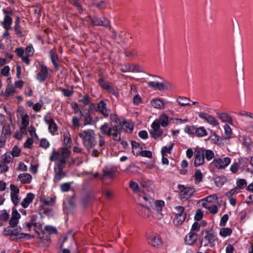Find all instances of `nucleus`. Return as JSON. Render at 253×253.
Returning <instances> with one entry per match:
<instances>
[{
	"instance_id": "nucleus-19",
	"label": "nucleus",
	"mask_w": 253,
	"mask_h": 253,
	"mask_svg": "<svg viewBox=\"0 0 253 253\" xmlns=\"http://www.w3.org/2000/svg\"><path fill=\"white\" fill-rule=\"evenodd\" d=\"M171 85L168 81L159 77V91H166L170 89Z\"/></svg>"
},
{
	"instance_id": "nucleus-46",
	"label": "nucleus",
	"mask_w": 253,
	"mask_h": 253,
	"mask_svg": "<svg viewBox=\"0 0 253 253\" xmlns=\"http://www.w3.org/2000/svg\"><path fill=\"white\" fill-rule=\"evenodd\" d=\"M247 185V181L244 179H238L236 181V187L239 190L244 189Z\"/></svg>"
},
{
	"instance_id": "nucleus-53",
	"label": "nucleus",
	"mask_w": 253,
	"mask_h": 253,
	"mask_svg": "<svg viewBox=\"0 0 253 253\" xmlns=\"http://www.w3.org/2000/svg\"><path fill=\"white\" fill-rule=\"evenodd\" d=\"M72 182H69V183H64L61 185L60 186V189L62 192H67L68 191L71 186Z\"/></svg>"
},
{
	"instance_id": "nucleus-14",
	"label": "nucleus",
	"mask_w": 253,
	"mask_h": 253,
	"mask_svg": "<svg viewBox=\"0 0 253 253\" xmlns=\"http://www.w3.org/2000/svg\"><path fill=\"white\" fill-rule=\"evenodd\" d=\"M44 120L46 124L48 126V129L49 131L54 134L57 130V127L54 120L49 116H45Z\"/></svg>"
},
{
	"instance_id": "nucleus-18",
	"label": "nucleus",
	"mask_w": 253,
	"mask_h": 253,
	"mask_svg": "<svg viewBox=\"0 0 253 253\" xmlns=\"http://www.w3.org/2000/svg\"><path fill=\"white\" fill-rule=\"evenodd\" d=\"M197 239V234L190 232L185 237V242L187 245H193L196 242Z\"/></svg>"
},
{
	"instance_id": "nucleus-27",
	"label": "nucleus",
	"mask_w": 253,
	"mask_h": 253,
	"mask_svg": "<svg viewBox=\"0 0 253 253\" xmlns=\"http://www.w3.org/2000/svg\"><path fill=\"white\" fill-rule=\"evenodd\" d=\"M16 92V90L12 84H8L4 92L1 93V95H4L6 98L13 96Z\"/></svg>"
},
{
	"instance_id": "nucleus-13",
	"label": "nucleus",
	"mask_w": 253,
	"mask_h": 253,
	"mask_svg": "<svg viewBox=\"0 0 253 253\" xmlns=\"http://www.w3.org/2000/svg\"><path fill=\"white\" fill-rule=\"evenodd\" d=\"M205 162L204 153L203 149H197L194 155V166L198 167L202 165Z\"/></svg>"
},
{
	"instance_id": "nucleus-59",
	"label": "nucleus",
	"mask_w": 253,
	"mask_h": 253,
	"mask_svg": "<svg viewBox=\"0 0 253 253\" xmlns=\"http://www.w3.org/2000/svg\"><path fill=\"white\" fill-rule=\"evenodd\" d=\"M138 168L135 166H130L126 169V171L128 173H134L138 171Z\"/></svg>"
},
{
	"instance_id": "nucleus-20",
	"label": "nucleus",
	"mask_w": 253,
	"mask_h": 253,
	"mask_svg": "<svg viewBox=\"0 0 253 253\" xmlns=\"http://www.w3.org/2000/svg\"><path fill=\"white\" fill-rule=\"evenodd\" d=\"M115 176V170L112 168L106 167L103 170V175L101 177V179L104 180L105 178H112Z\"/></svg>"
},
{
	"instance_id": "nucleus-2",
	"label": "nucleus",
	"mask_w": 253,
	"mask_h": 253,
	"mask_svg": "<svg viewBox=\"0 0 253 253\" xmlns=\"http://www.w3.org/2000/svg\"><path fill=\"white\" fill-rule=\"evenodd\" d=\"M122 126L111 125L107 123L103 124L100 127V132L102 134L107 135L115 141L121 140V131Z\"/></svg>"
},
{
	"instance_id": "nucleus-50",
	"label": "nucleus",
	"mask_w": 253,
	"mask_h": 253,
	"mask_svg": "<svg viewBox=\"0 0 253 253\" xmlns=\"http://www.w3.org/2000/svg\"><path fill=\"white\" fill-rule=\"evenodd\" d=\"M240 167V164L237 162H235L231 165L230 170L233 173L236 174L239 170Z\"/></svg>"
},
{
	"instance_id": "nucleus-12",
	"label": "nucleus",
	"mask_w": 253,
	"mask_h": 253,
	"mask_svg": "<svg viewBox=\"0 0 253 253\" xmlns=\"http://www.w3.org/2000/svg\"><path fill=\"white\" fill-rule=\"evenodd\" d=\"M10 189L11 201L15 205H17L20 202V198L19 197V189L14 184H11L10 185Z\"/></svg>"
},
{
	"instance_id": "nucleus-61",
	"label": "nucleus",
	"mask_w": 253,
	"mask_h": 253,
	"mask_svg": "<svg viewBox=\"0 0 253 253\" xmlns=\"http://www.w3.org/2000/svg\"><path fill=\"white\" fill-rule=\"evenodd\" d=\"M44 230L50 234H56L57 233V230L55 227L49 225L46 226L44 227Z\"/></svg>"
},
{
	"instance_id": "nucleus-56",
	"label": "nucleus",
	"mask_w": 253,
	"mask_h": 253,
	"mask_svg": "<svg viewBox=\"0 0 253 253\" xmlns=\"http://www.w3.org/2000/svg\"><path fill=\"white\" fill-rule=\"evenodd\" d=\"M239 190L236 187L231 189L229 192L225 194L226 196L232 197L233 195L237 194L239 192Z\"/></svg>"
},
{
	"instance_id": "nucleus-25",
	"label": "nucleus",
	"mask_w": 253,
	"mask_h": 253,
	"mask_svg": "<svg viewBox=\"0 0 253 253\" xmlns=\"http://www.w3.org/2000/svg\"><path fill=\"white\" fill-rule=\"evenodd\" d=\"M203 202L204 203L202 204V206L207 209L209 213L211 214H215L218 212V209L216 205L213 204L208 205L204 201Z\"/></svg>"
},
{
	"instance_id": "nucleus-40",
	"label": "nucleus",
	"mask_w": 253,
	"mask_h": 253,
	"mask_svg": "<svg viewBox=\"0 0 253 253\" xmlns=\"http://www.w3.org/2000/svg\"><path fill=\"white\" fill-rule=\"evenodd\" d=\"M2 159L3 163L10 164L13 162V157L10 153V152H7L2 156Z\"/></svg>"
},
{
	"instance_id": "nucleus-62",
	"label": "nucleus",
	"mask_w": 253,
	"mask_h": 253,
	"mask_svg": "<svg viewBox=\"0 0 253 253\" xmlns=\"http://www.w3.org/2000/svg\"><path fill=\"white\" fill-rule=\"evenodd\" d=\"M228 215L227 214H225L223 215V216L221 218L220 221V225L224 226L226 225V224L228 220Z\"/></svg>"
},
{
	"instance_id": "nucleus-52",
	"label": "nucleus",
	"mask_w": 253,
	"mask_h": 253,
	"mask_svg": "<svg viewBox=\"0 0 253 253\" xmlns=\"http://www.w3.org/2000/svg\"><path fill=\"white\" fill-rule=\"evenodd\" d=\"M123 127L126 132H131L133 130V126L131 123L124 122Z\"/></svg>"
},
{
	"instance_id": "nucleus-9",
	"label": "nucleus",
	"mask_w": 253,
	"mask_h": 253,
	"mask_svg": "<svg viewBox=\"0 0 253 253\" xmlns=\"http://www.w3.org/2000/svg\"><path fill=\"white\" fill-rule=\"evenodd\" d=\"M65 165V161L64 160H61L60 163H58L54 168L55 175L54 177V182H59L61 179L66 176V173L62 170L63 168Z\"/></svg>"
},
{
	"instance_id": "nucleus-55",
	"label": "nucleus",
	"mask_w": 253,
	"mask_h": 253,
	"mask_svg": "<svg viewBox=\"0 0 253 253\" xmlns=\"http://www.w3.org/2000/svg\"><path fill=\"white\" fill-rule=\"evenodd\" d=\"M9 218V215L5 210L0 211V220L6 221Z\"/></svg>"
},
{
	"instance_id": "nucleus-39",
	"label": "nucleus",
	"mask_w": 253,
	"mask_h": 253,
	"mask_svg": "<svg viewBox=\"0 0 253 253\" xmlns=\"http://www.w3.org/2000/svg\"><path fill=\"white\" fill-rule=\"evenodd\" d=\"M232 230L230 228H222L220 229L219 231V235L223 237L226 238L231 235Z\"/></svg>"
},
{
	"instance_id": "nucleus-15",
	"label": "nucleus",
	"mask_w": 253,
	"mask_h": 253,
	"mask_svg": "<svg viewBox=\"0 0 253 253\" xmlns=\"http://www.w3.org/2000/svg\"><path fill=\"white\" fill-rule=\"evenodd\" d=\"M18 112L21 119V123L25 128L29 124V117L23 108H19Z\"/></svg>"
},
{
	"instance_id": "nucleus-45",
	"label": "nucleus",
	"mask_w": 253,
	"mask_h": 253,
	"mask_svg": "<svg viewBox=\"0 0 253 253\" xmlns=\"http://www.w3.org/2000/svg\"><path fill=\"white\" fill-rule=\"evenodd\" d=\"M174 215H183L184 217H186V213L184 212V208L182 206H176L175 207Z\"/></svg>"
},
{
	"instance_id": "nucleus-11",
	"label": "nucleus",
	"mask_w": 253,
	"mask_h": 253,
	"mask_svg": "<svg viewBox=\"0 0 253 253\" xmlns=\"http://www.w3.org/2000/svg\"><path fill=\"white\" fill-rule=\"evenodd\" d=\"M48 76L47 68L44 65H41L37 71L36 79L40 82H44Z\"/></svg>"
},
{
	"instance_id": "nucleus-41",
	"label": "nucleus",
	"mask_w": 253,
	"mask_h": 253,
	"mask_svg": "<svg viewBox=\"0 0 253 253\" xmlns=\"http://www.w3.org/2000/svg\"><path fill=\"white\" fill-rule=\"evenodd\" d=\"M185 218L186 217H184L183 215H174L173 219V223L176 226H179L184 221Z\"/></svg>"
},
{
	"instance_id": "nucleus-48",
	"label": "nucleus",
	"mask_w": 253,
	"mask_h": 253,
	"mask_svg": "<svg viewBox=\"0 0 253 253\" xmlns=\"http://www.w3.org/2000/svg\"><path fill=\"white\" fill-rule=\"evenodd\" d=\"M243 129L247 132H252L253 131V121L246 123L245 125L243 126Z\"/></svg>"
},
{
	"instance_id": "nucleus-37",
	"label": "nucleus",
	"mask_w": 253,
	"mask_h": 253,
	"mask_svg": "<svg viewBox=\"0 0 253 253\" xmlns=\"http://www.w3.org/2000/svg\"><path fill=\"white\" fill-rule=\"evenodd\" d=\"M203 152L204 153V157L208 161H210L214 157V153L211 150L203 149Z\"/></svg>"
},
{
	"instance_id": "nucleus-21",
	"label": "nucleus",
	"mask_w": 253,
	"mask_h": 253,
	"mask_svg": "<svg viewBox=\"0 0 253 253\" xmlns=\"http://www.w3.org/2000/svg\"><path fill=\"white\" fill-rule=\"evenodd\" d=\"M35 198V195L32 193H29L27 194L26 197L21 203V205L24 208H27Z\"/></svg>"
},
{
	"instance_id": "nucleus-34",
	"label": "nucleus",
	"mask_w": 253,
	"mask_h": 253,
	"mask_svg": "<svg viewBox=\"0 0 253 253\" xmlns=\"http://www.w3.org/2000/svg\"><path fill=\"white\" fill-rule=\"evenodd\" d=\"M176 102L182 106H191V100L189 98L184 96H179L176 98Z\"/></svg>"
},
{
	"instance_id": "nucleus-33",
	"label": "nucleus",
	"mask_w": 253,
	"mask_h": 253,
	"mask_svg": "<svg viewBox=\"0 0 253 253\" xmlns=\"http://www.w3.org/2000/svg\"><path fill=\"white\" fill-rule=\"evenodd\" d=\"M14 228L12 229L13 235L14 236H18L20 235L19 238H27L29 239L31 237L30 235L26 233H20L21 231V228L20 227H17L16 226L13 227Z\"/></svg>"
},
{
	"instance_id": "nucleus-22",
	"label": "nucleus",
	"mask_w": 253,
	"mask_h": 253,
	"mask_svg": "<svg viewBox=\"0 0 253 253\" xmlns=\"http://www.w3.org/2000/svg\"><path fill=\"white\" fill-rule=\"evenodd\" d=\"M150 133L152 137L158 138V120H155L151 125Z\"/></svg>"
},
{
	"instance_id": "nucleus-49",
	"label": "nucleus",
	"mask_w": 253,
	"mask_h": 253,
	"mask_svg": "<svg viewBox=\"0 0 253 253\" xmlns=\"http://www.w3.org/2000/svg\"><path fill=\"white\" fill-rule=\"evenodd\" d=\"M64 143L66 146H70L72 143L71 135L68 132H65L64 134Z\"/></svg>"
},
{
	"instance_id": "nucleus-30",
	"label": "nucleus",
	"mask_w": 253,
	"mask_h": 253,
	"mask_svg": "<svg viewBox=\"0 0 253 253\" xmlns=\"http://www.w3.org/2000/svg\"><path fill=\"white\" fill-rule=\"evenodd\" d=\"M218 199L217 195L215 194L210 195L208 197L202 199L200 201V203L201 206H202V204L204 203L203 201H204L208 205H211L212 203L215 202Z\"/></svg>"
},
{
	"instance_id": "nucleus-29",
	"label": "nucleus",
	"mask_w": 253,
	"mask_h": 253,
	"mask_svg": "<svg viewBox=\"0 0 253 253\" xmlns=\"http://www.w3.org/2000/svg\"><path fill=\"white\" fill-rule=\"evenodd\" d=\"M18 179L23 184L30 183L32 179V176L28 173H23L18 175Z\"/></svg>"
},
{
	"instance_id": "nucleus-32",
	"label": "nucleus",
	"mask_w": 253,
	"mask_h": 253,
	"mask_svg": "<svg viewBox=\"0 0 253 253\" xmlns=\"http://www.w3.org/2000/svg\"><path fill=\"white\" fill-rule=\"evenodd\" d=\"M169 125V117L165 114L163 113L159 118V126L166 127Z\"/></svg>"
},
{
	"instance_id": "nucleus-64",
	"label": "nucleus",
	"mask_w": 253,
	"mask_h": 253,
	"mask_svg": "<svg viewBox=\"0 0 253 253\" xmlns=\"http://www.w3.org/2000/svg\"><path fill=\"white\" fill-rule=\"evenodd\" d=\"M26 53L28 56H31L34 53V48L32 45H29L26 48Z\"/></svg>"
},
{
	"instance_id": "nucleus-28",
	"label": "nucleus",
	"mask_w": 253,
	"mask_h": 253,
	"mask_svg": "<svg viewBox=\"0 0 253 253\" xmlns=\"http://www.w3.org/2000/svg\"><path fill=\"white\" fill-rule=\"evenodd\" d=\"M132 152L134 155L138 156L141 154L143 149L142 146L136 141H131Z\"/></svg>"
},
{
	"instance_id": "nucleus-3",
	"label": "nucleus",
	"mask_w": 253,
	"mask_h": 253,
	"mask_svg": "<svg viewBox=\"0 0 253 253\" xmlns=\"http://www.w3.org/2000/svg\"><path fill=\"white\" fill-rule=\"evenodd\" d=\"M141 184L144 189L143 192L139 190L138 184L134 181H130L129 185L133 192L137 193L138 196L139 194H150V193H153L155 186L152 181L149 180H143L142 181Z\"/></svg>"
},
{
	"instance_id": "nucleus-60",
	"label": "nucleus",
	"mask_w": 253,
	"mask_h": 253,
	"mask_svg": "<svg viewBox=\"0 0 253 253\" xmlns=\"http://www.w3.org/2000/svg\"><path fill=\"white\" fill-rule=\"evenodd\" d=\"M237 114L241 116L248 117L253 119V113L251 112H248L245 111H241L237 113Z\"/></svg>"
},
{
	"instance_id": "nucleus-35",
	"label": "nucleus",
	"mask_w": 253,
	"mask_h": 253,
	"mask_svg": "<svg viewBox=\"0 0 253 253\" xmlns=\"http://www.w3.org/2000/svg\"><path fill=\"white\" fill-rule=\"evenodd\" d=\"M195 134L199 137H202L208 135V132L204 126L195 127Z\"/></svg>"
},
{
	"instance_id": "nucleus-6",
	"label": "nucleus",
	"mask_w": 253,
	"mask_h": 253,
	"mask_svg": "<svg viewBox=\"0 0 253 253\" xmlns=\"http://www.w3.org/2000/svg\"><path fill=\"white\" fill-rule=\"evenodd\" d=\"M177 188L179 190V198L183 201H185L193 197L196 192L195 189L192 186H185L182 184H179Z\"/></svg>"
},
{
	"instance_id": "nucleus-36",
	"label": "nucleus",
	"mask_w": 253,
	"mask_h": 253,
	"mask_svg": "<svg viewBox=\"0 0 253 253\" xmlns=\"http://www.w3.org/2000/svg\"><path fill=\"white\" fill-rule=\"evenodd\" d=\"M12 23V18L8 15H6L4 17V20L1 22V24L3 25L4 28L5 30H9L11 29V26Z\"/></svg>"
},
{
	"instance_id": "nucleus-63",
	"label": "nucleus",
	"mask_w": 253,
	"mask_h": 253,
	"mask_svg": "<svg viewBox=\"0 0 253 253\" xmlns=\"http://www.w3.org/2000/svg\"><path fill=\"white\" fill-rule=\"evenodd\" d=\"M203 217V212L201 210H198L196 211L195 215V219L196 220H200Z\"/></svg>"
},
{
	"instance_id": "nucleus-10",
	"label": "nucleus",
	"mask_w": 253,
	"mask_h": 253,
	"mask_svg": "<svg viewBox=\"0 0 253 253\" xmlns=\"http://www.w3.org/2000/svg\"><path fill=\"white\" fill-rule=\"evenodd\" d=\"M199 117L213 126H219V124L214 117L205 112H200Z\"/></svg>"
},
{
	"instance_id": "nucleus-16",
	"label": "nucleus",
	"mask_w": 253,
	"mask_h": 253,
	"mask_svg": "<svg viewBox=\"0 0 253 253\" xmlns=\"http://www.w3.org/2000/svg\"><path fill=\"white\" fill-rule=\"evenodd\" d=\"M121 70L123 72H140V67L137 65L126 64L121 67Z\"/></svg>"
},
{
	"instance_id": "nucleus-51",
	"label": "nucleus",
	"mask_w": 253,
	"mask_h": 253,
	"mask_svg": "<svg viewBox=\"0 0 253 253\" xmlns=\"http://www.w3.org/2000/svg\"><path fill=\"white\" fill-rule=\"evenodd\" d=\"M21 153V149L17 146H15L10 152L12 157H17L19 156Z\"/></svg>"
},
{
	"instance_id": "nucleus-38",
	"label": "nucleus",
	"mask_w": 253,
	"mask_h": 253,
	"mask_svg": "<svg viewBox=\"0 0 253 253\" xmlns=\"http://www.w3.org/2000/svg\"><path fill=\"white\" fill-rule=\"evenodd\" d=\"M195 183L197 184L200 183L203 180V175L201 170L197 169L194 173Z\"/></svg>"
},
{
	"instance_id": "nucleus-7",
	"label": "nucleus",
	"mask_w": 253,
	"mask_h": 253,
	"mask_svg": "<svg viewBox=\"0 0 253 253\" xmlns=\"http://www.w3.org/2000/svg\"><path fill=\"white\" fill-rule=\"evenodd\" d=\"M231 162V158L228 157L216 158L213 160L211 165L217 169H224L229 165Z\"/></svg>"
},
{
	"instance_id": "nucleus-23",
	"label": "nucleus",
	"mask_w": 253,
	"mask_h": 253,
	"mask_svg": "<svg viewBox=\"0 0 253 253\" xmlns=\"http://www.w3.org/2000/svg\"><path fill=\"white\" fill-rule=\"evenodd\" d=\"M217 116L222 122L233 125L232 118L228 114L225 113H217Z\"/></svg>"
},
{
	"instance_id": "nucleus-1",
	"label": "nucleus",
	"mask_w": 253,
	"mask_h": 253,
	"mask_svg": "<svg viewBox=\"0 0 253 253\" xmlns=\"http://www.w3.org/2000/svg\"><path fill=\"white\" fill-rule=\"evenodd\" d=\"M139 194L137 202L142 206L138 211V213L143 218H147L150 220L156 219L158 215V200L154 198V194Z\"/></svg>"
},
{
	"instance_id": "nucleus-42",
	"label": "nucleus",
	"mask_w": 253,
	"mask_h": 253,
	"mask_svg": "<svg viewBox=\"0 0 253 253\" xmlns=\"http://www.w3.org/2000/svg\"><path fill=\"white\" fill-rule=\"evenodd\" d=\"M50 56L53 64L55 67L57 68L58 67V58L56 51L54 50H51L50 52Z\"/></svg>"
},
{
	"instance_id": "nucleus-58",
	"label": "nucleus",
	"mask_w": 253,
	"mask_h": 253,
	"mask_svg": "<svg viewBox=\"0 0 253 253\" xmlns=\"http://www.w3.org/2000/svg\"><path fill=\"white\" fill-rule=\"evenodd\" d=\"M19 22H20L19 18H17L16 19V20L15 21V27H14V30L17 34L21 36H22V32L20 30Z\"/></svg>"
},
{
	"instance_id": "nucleus-8",
	"label": "nucleus",
	"mask_w": 253,
	"mask_h": 253,
	"mask_svg": "<svg viewBox=\"0 0 253 253\" xmlns=\"http://www.w3.org/2000/svg\"><path fill=\"white\" fill-rule=\"evenodd\" d=\"M71 151L67 148H63L61 150V154L53 151L50 157V160L52 161H58V163H60L61 160H64L65 162V159H67L70 156Z\"/></svg>"
},
{
	"instance_id": "nucleus-5",
	"label": "nucleus",
	"mask_w": 253,
	"mask_h": 253,
	"mask_svg": "<svg viewBox=\"0 0 253 253\" xmlns=\"http://www.w3.org/2000/svg\"><path fill=\"white\" fill-rule=\"evenodd\" d=\"M203 234V237L201 242V246L205 247L210 246L212 247L218 243V238L217 235L212 231L206 230Z\"/></svg>"
},
{
	"instance_id": "nucleus-4",
	"label": "nucleus",
	"mask_w": 253,
	"mask_h": 253,
	"mask_svg": "<svg viewBox=\"0 0 253 253\" xmlns=\"http://www.w3.org/2000/svg\"><path fill=\"white\" fill-rule=\"evenodd\" d=\"M79 136L81 138L84 146L89 150L96 145L95 134L91 129L83 130L79 132Z\"/></svg>"
},
{
	"instance_id": "nucleus-57",
	"label": "nucleus",
	"mask_w": 253,
	"mask_h": 253,
	"mask_svg": "<svg viewBox=\"0 0 253 253\" xmlns=\"http://www.w3.org/2000/svg\"><path fill=\"white\" fill-rule=\"evenodd\" d=\"M9 170V167L6 165V163L0 162V172L1 173L6 172Z\"/></svg>"
},
{
	"instance_id": "nucleus-26",
	"label": "nucleus",
	"mask_w": 253,
	"mask_h": 253,
	"mask_svg": "<svg viewBox=\"0 0 253 253\" xmlns=\"http://www.w3.org/2000/svg\"><path fill=\"white\" fill-rule=\"evenodd\" d=\"M97 110L105 117L109 115V111L107 108L106 104L103 101H101L97 105Z\"/></svg>"
},
{
	"instance_id": "nucleus-43",
	"label": "nucleus",
	"mask_w": 253,
	"mask_h": 253,
	"mask_svg": "<svg viewBox=\"0 0 253 253\" xmlns=\"http://www.w3.org/2000/svg\"><path fill=\"white\" fill-rule=\"evenodd\" d=\"M98 83L104 89H106L109 90L111 92L116 95L115 91L112 87L110 86L107 83H106L102 79H99L98 81Z\"/></svg>"
},
{
	"instance_id": "nucleus-44",
	"label": "nucleus",
	"mask_w": 253,
	"mask_h": 253,
	"mask_svg": "<svg viewBox=\"0 0 253 253\" xmlns=\"http://www.w3.org/2000/svg\"><path fill=\"white\" fill-rule=\"evenodd\" d=\"M170 102L159 98V110H166L169 108Z\"/></svg>"
},
{
	"instance_id": "nucleus-24",
	"label": "nucleus",
	"mask_w": 253,
	"mask_h": 253,
	"mask_svg": "<svg viewBox=\"0 0 253 253\" xmlns=\"http://www.w3.org/2000/svg\"><path fill=\"white\" fill-rule=\"evenodd\" d=\"M173 146L174 143L170 142L167 146H163L161 149L162 156L169 157L171 155Z\"/></svg>"
},
{
	"instance_id": "nucleus-54",
	"label": "nucleus",
	"mask_w": 253,
	"mask_h": 253,
	"mask_svg": "<svg viewBox=\"0 0 253 253\" xmlns=\"http://www.w3.org/2000/svg\"><path fill=\"white\" fill-rule=\"evenodd\" d=\"M110 121H111V123H116V124H115L114 125L120 126V124H119L120 120L118 119V118L117 117V115H116L115 114H111L110 116ZM120 126H121L120 125Z\"/></svg>"
},
{
	"instance_id": "nucleus-17",
	"label": "nucleus",
	"mask_w": 253,
	"mask_h": 253,
	"mask_svg": "<svg viewBox=\"0 0 253 253\" xmlns=\"http://www.w3.org/2000/svg\"><path fill=\"white\" fill-rule=\"evenodd\" d=\"M21 217V215L15 209H13L12 211V216L9 220V223L12 227L17 225L19 222V219Z\"/></svg>"
},
{
	"instance_id": "nucleus-47",
	"label": "nucleus",
	"mask_w": 253,
	"mask_h": 253,
	"mask_svg": "<svg viewBox=\"0 0 253 253\" xmlns=\"http://www.w3.org/2000/svg\"><path fill=\"white\" fill-rule=\"evenodd\" d=\"M92 22L95 25L107 26L109 24V20L105 18H103V19H96L95 21H93Z\"/></svg>"
},
{
	"instance_id": "nucleus-31",
	"label": "nucleus",
	"mask_w": 253,
	"mask_h": 253,
	"mask_svg": "<svg viewBox=\"0 0 253 253\" xmlns=\"http://www.w3.org/2000/svg\"><path fill=\"white\" fill-rule=\"evenodd\" d=\"M158 238L157 233H151L149 235L148 243L151 246L157 247L158 246Z\"/></svg>"
}]
</instances>
